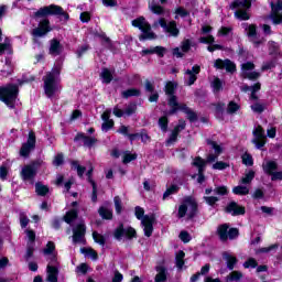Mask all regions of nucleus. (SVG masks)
<instances>
[{
    "mask_svg": "<svg viewBox=\"0 0 282 282\" xmlns=\"http://www.w3.org/2000/svg\"><path fill=\"white\" fill-rule=\"evenodd\" d=\"M272 14H279L282 10V0H278L275 3H271Z\"/></svg>",
    "mask_w": 282,
    "mask_h": 282,
    "instance_id": "obj_63",
    "label": "nucleus"
},
{
    "mask_svg": "<svg viewBox=\"0 0 282 282\" xmlns=\"http://www.w3.org/2000/svg\"><path fill=\"white\" fill-rule=\"evenodd\" d=\"M122 98L129 99V98H140L142 96V91L138 88H129L127 90H123L121 93Z\"/></svg>",
    "mask_w": 282,
    "mask_h": 282,
    "instance_id": "obj_27",
    "label": "nucleus"
},
{
    "mask_svg": "<svg viewBox=\"0 0 282 282\" xmlns=\"http://www.w3.org/2000/svg\"><path fill=\"white\" fill-rule=\"evenodd\" d=\"M185 204H187V207L189 206L187 219H195L197 213H199V204H197V200L193 196H186Z\"/></svg>",
    "mask_w": 282,
    "mask_h": 282,
    "instance_id": "obj_17",
    "label": "nucleus"
},
{
    "mask_svg": "<svg viewBox=\"0 0 282 282\" xmlns=\"http://www.w3.org/2000/svg\"><path fill=\"white\" fill-rule=\"evenodd\" d=\"M62 52H63V45L61 44V41H58V39L56 37L52 39L48 53L52 56H61Z\"/></svg>",
    "mask_w": 282,
    "mask_h": 282,
    "instance_id": "obj_21",
    "label": "nucleus"
},
{
    "mask_svg": "<svg viewBox=\"0 0 282 282\" xmlns=\"http://www.w3.org/2000/svg\"><path fill=\"white\" fill-rule=\"evenodd\" d=\"M212 87L215 94H218V91H221V89H224V82H221L219 77H216L212 83Z\"/></svg>",
    "mask_w": 282,
    "mask_h": 282,
    "instance_id": "obj_48",
    "label": "nucleus"
},
{
    "mask_svg": "<svg viewBox=\"0 0 282 282\" xmlns=\"http://www.w3.org/2000/svg\"><path fill=\"white\" fill-rule=\"evenodd\" d=\"M167 105L171 108L167 112V116H175L177 111H184L183 107H186V104H178L177 97H171L167 99Z\"/></svg>",
    "mask_w": 282,
    "mask_h": 282,
    "instance_id": "obj_19",
    "label": "nucleus"
},
{
    "mask_svg": "<svg viewBox=\"0 0 282 282\" xmlns=\"http://www.w3.org/2000/svg\"><path fill=\"white\" fill-rule=\"evenodd\" d=\"M279 170V163L276 161H268L262 165V171L265 175L272 176Z\"/></svg>",
    "mask_w": 282,
    "mask_h": 282,
    "instance_id": "obj_24",
    "label": "nucleus"
},
{
    "mask_svg": "<svg viewBox=\"0 0 282 282\" xmlns=\"http://www.w3.org/2000/svg\"><path fill=\"white\" fill-rule=\"evenodd\" d=\"M149 8L152 12V14H156L158 17H162L164 14V7L155 3V1H153L151 4H149Z\"/></svg>",
    "mask_w": 282,
    "mask_h": 282,
    "instance_id": "obj_39",
    "label": "nucleus"
},
{
    "mask_svg": "<svg viewBox=\"0 0 282 282\" xmlns=\"http://www.w3.org/2000/svg\"><path fill=\"white\" fill-rule=\"evenodd\" d=\"M138 111V104L135 102H130L127 108L123 110V113L126 116H133Z\"/></svg>",
    "mask_w": 282,
    "mask_h": 282,
    "instance_id": "obj_53",
    "label": "nucleus"
},
{
    "mask_svg": "<svg viewBox=\"0 0 282 282\" xmlns=\"http://www.w3.org/2000/svg\"><path fill=\"white\" fill-rule=\"evenodd\" d=\"M19 91V84L8 83L0 86V102H4L9 109H15Z\"/></svg>",
    "mask_w": 282,
    "mask_h": 282,
    "instance_id": "obj_1",
    "label": "nucleus"
},
{
    "mask_svg": "<svg viewBox=\"0 0 282 282\" xmlns=\"http://www.w3.org/2000/svg\"><path fill=\"white\" fill-rule=\"evenodd\" d=\"M70 169L72 171H77L78 177H83V175H85V171H87V167L80 165L76 160L70 161Z\"/></svg>",
    "mask_w": 282,
    "mask_h": 282,
    "instance_id": "obj_33",
    "label": "nucleus"
},
{
    "mask_svg": "<svg viewBox=\"0 0 282 282\" xmlns=\"http://www.w3.org/2000/svg\"><path fill=\"white\" fill-rule=\"evenodd\" d=\"M254 170H249L248 173L245 174V176L241 178V184H251L252 180H254Z\"/></svg>",
    "mask_w": 282,
    "mask_h": 282,
    "instance_id": "obj_47",
    "label": "nucleus"
},
{
    "mask_svg": "<svg viewBox=\"0 0 282 282\" xmlns=\"http://www.w3.org/2000/svg\"><path fill=\"white\" fill-rule=\"evenodd\" d=\"M252 133V143L256 145L257 149H263V147H265V130H263V127L261 124H258Z\"/></svg>",
    "mask_w": 282,
    "mask_h": 282,
    "instance_id": "obj_12",
    "label": "nucleus"
},
{
    "mask_svg": "<svg viewBox=\"0 0 282 282\" xmlns=\"http://www.w3.org/2000/svg\"><path fill=\"white\" fill-rule=\"evenodd\" d=\"M214 67L216 69H226V72H228L229 74H235V72H237V64H235L229 58H217L214 63Z\"/></svg>",
    "mask_w": 282,
    "mask_h": 282,
    "instance_id": "obj_14",
    "label": "nucleus"
},
{
    "mask_svg": "<svg viewBox=\"0 0 282 282\" xmlns=\"http://www.w3.org/2000/svg\"><path fill=\"white\" fill-rule=\"evenodd\" d=\"M63 164H65V155L57 153L53 160V166H63Z\"/></svg>",
    "mask_w": 282,
    "mask_h": 282,
    "instance_id": "obj_56",
    "label": "nucleus"
},
{
    "mask_svg": "<svg viewBox=\"0 0 282 282\" xmlns=\"http://www.w3.org/2000/svg\"><path fill=\"white\" fill-rule=\"evenodd\" d=\"M177 82H166L164 86L165 96H167V98H176L177 96H175V91H177Z\"/></svg>",
    "mask_w": 282,
    "mask_h": 282,
    "instance_id": "obj_22",
    "label": "nucleus"
},
{
    "mask_svg": "<svg viewBox=\"0 0 282 282\" xmlns=\"http://www.w3.org/2000/svg\"><path fill=\"white\" fill-rule=\"evenodd\" d=\"M43 165V161L41 160H34L31 161L30 164H26L22 167L20 172V177L23 182H31V184H34V180L36 175H39V170Z\"/></svg>",
    "mask_w": 282,
    "mask_h": 282,
    "instance_id": "obj_5",
    "label": "nucleus"
},
{
    "mask_svg": "<svg viewBox=\"0 0 282 282\" xmlns=\"http://www.w3.org/2000/svg\"><path fill=\"white\" fill-rule=\"evenodd\" d=\"M241 279H243V273L241 271H231L226 276L227 282H237V281H241Z\"/></svg>",
    "mask_w": 282,
    "mask_h": 282,
    "instance_id": "obj_38",
    "label": "nucleus"
},
{
    "mask_svg": "<svg viewBox=\"0 0 282 282\" xmlns=\"http://www.w3.org/2000/svg\"><path fill=\"white\" fill-rule=\"evenodd\" d=\"M208 147H212L214 149L216 155H221L224 153V148L217 143V141H213L210 139L206 140Z\"/></svg>",
    "mask_w": 282,
    "mask_h": 282,
    "instance_id": "obj_44",
    "label": "nucleus"
},
{
    "mask_svg": "<svg viewBox=\"0 0 282 282\" xmlns=\"http://www.w3.org/2000/svg\"><path fill=\"white\" fill-rule=\"evenodd\" d=\"M50 32H52L50 19L45 18L39 22L37 28L32 30V36H34V39H43V36H47Z\"/></svg>",
    "mask_w": 282,
    "mask_h": 282,
    "instance_id": "obj_10",
    "label": "nucleus"
},
{
    "mask_svg": "<svg viewBox=\"0 0 282 282\" xmlns=\"http://www.w3.org/2000/svg\"><path fill=\"white\" fill-rule=\"evenodd\" d=\"M216 234L218 239L224 243L228 241V239H230V241L237 239V237H239V229L236 227L230 228V225L225 223L217 227Z\"/></svg>",
    "mask_w": 282,
    "mask_h": 282,
    "instance_id": "obj_8",
    "label": "nucleus"
},
{
    "mask_svg": "<svg viewBox=\"0 0 282 282\" xmlns=\"http://www.w3.org/2000/svg\"><path fill=\"white\" fill-rule=\"evenodd\" d=\"M89 50H91V46L89 44H84L79 46L76 51L77 58H83V56H85V53L89 52Z\"/></svg>",
    "mask_w": 282,
    "mask_h": 282,
    "instance_id": "obj_51",
    "label": "nucleus"
},
{
    "mask_svg": "<svg viewBox=\"0 0 282 282\" xmlns=\"http://www.w3.org/2000/svg\"><path fill=\"white\" fill-rule=\"evenodd\" d=\"M269 56H281V46L274 41H269Z\"/></svg>",
    "mask_w": 282,
    "mask_h": 282,
    "instance_id": "obj_28",
    "label": "nucleus"
},
{
    "mask_svg": "<svg viewBox=\"0 0 282 282\" xmlns=\"http://www.w3.org/2000/svg\"><path fill=\"white\" fill-rule=\"evenodd\" d=\"M184 129H186V121L184 119H180L178 124H176L172 131L180 135Z\"/></svg>",
    "mask_w": 282,
    "mask_h": 282,
    "instance_id": "obj_57",
    "label": "nucleus"
},
{
    "mask_svg": "<svg viewBox=\"0 0 282 282\" xmlns=\"http://www.w3.org/2000/svg\"><path fill=\"white\" fill-rule=\"evenodd\" d=\"M113 202H115L116 214L121 215L122 214V199L120 198V196H115Z\"/></svg>",
    "mask_w": 282,
    "mask_h": 282,
    "instance_id": "obj_58",
    "label": "nucleus"
},
{
    "mask_svg": "<svg viewBox=\"0 0 282 282\" xmlns=\"http://www.w3.org/2000/svg\"><path fill=\"white\" fill-rule=\"evenodd\" d=\"M100 78L105 85H109L113 80V74L107 67H104L100 73Z\"/></svg>",
    "mask_w": 282,
    "mask_h": 282,
    "instance_id": "obj_30",
    "label": "nucleus"
},
{
    "mask_svg": "<svg viewBox=\"0 0 282 282\" xmlns=\"http://www.w3.org/2000/svg\"><path fill=\"white\" fill-rule=\"evenodd\" d=\"M225 213L227 215H231V217H239L241 215H246V207L243 205H239V203L231 200L225 207Z\"/></svg>",
    "mask_w": 282,
    "mask_h": 282,
    "instance_id": "obj_13",
    "label": "nucleus"
},
{
    "mask_svg": "<svg viewBox=\"0 0 282 282\" xmlns=\"http://www.w3.org/2000/svg\"><path fill=\"white\" fill-rule=\"evenodd\" d=\"M223 259L226 261L227 268L230 271L235 270V265H237V263H239V259H237V257L228 253V251L223 252Z\"/></svg>",
    "mask_w": 282,
    "mask_h": 282,
    "instance_id": "obj_23",
    "label": "nucleus"
},
{
    "mask_svg": "<svg viewBox=\"0 0 282 282\" xmlns=\"http://www.w3.org/2000/svg\"><path fill=\"white\" fill-rule=\"evenodd\" d=\"M158 274L154 278L155 282H165L166 281V268L159 265L156 267Z\"/></svg>",
    "mask_w": 282,
    "mask_h": 282,
    "instance_id": "obj_35",
    "label": "nucleus"
},
{
    "mask_svg": "<svg viewBox=\"0 0 282 282\" xmlns=\"http://www.w3.org/2000/svg\"><path fill=\"white\" fill-rule=\"evenodd\" d=\"M180 193V186L178 185H171L166 188V191L163 193V199H166L171 197V195H177Z\"/></svg>",
    "mask_w": 282,
    "mask_h": 282,
    "instance_id": "obj_40",
    "label": "nucleus"
},
{
    "mask_svg": "<svg viewBox=\"0 0 282 282\" xmlns=\"http://www.w3.org/2000/svg\"><path fill=\"white\" fill-rule=\"evenodd\" d=\"M271 21L274 25L282 24V13H271Z\"/></svg>",
    "mask_w": 282,
    "mask_h": 282,
    "instance_id": "obj_64",
    "label": "nucleus"
},
{
    "mask_svg": "<svg viewBox=\"0 0 282 282\" xmlns=\"http://www.w3.org/2000/svg\"><path fill=\"white\" fill-rule=\"evenodd\" d=\"M46 272H47L46 281L58 282V267L47 264Z\"/></svg>",
    "mask_w": 282,
    "mask_h": 282,
    "instance_id": "obj_25",
    "label": "nucleus"
},
{
    "mask_svg": "<svg viewBox=\"0 0 282 282\" xmlns=\"http://www.w3.org/2000/svg\"><path fill=\"white\" fill-rule=\"evenodd\" d=\"M115 124L116 122L113 121V119L104 121L101 124V131H105L107 133V131H111V129H113Z\"/></svg>",
    "mask_w": 282,
    "mask_h": 282,
    "instance_id": "obj_59",
    "label": "nucleus"
},
{
    "mask_svg": "<svg viewBox=\"0 0 282 282\" xmlns=\"http://www.w3.org/2000/svg\"><path fill=\"white\" fill-rule=\"evenodd\" d=\"M8 52V54H12V44L4 42L0 43V56H3Z\"/></svg>",
    "mask_w": 282,
    "mask_h": 282,
    "instance_id": "obj_54",
    "label": "nucleus"
},
{
    "mask_svg": "<svg viewBox=\"0 0 282 282\" xmlns=\"http://www.w3.org/2000/svg\"><path fill=\"white\" fill-rule=\"evenodd\" d=\"M56 76H61L58 68L53 69L46 74L44 78V94L46 98H54L58 87L56 86Z\"/></svg>",
    "mask_w": 282,
    "mask_h": 282,
    "instance_id": "obj_6",
    "label": "nucleus"
},
{
    "mask_svg": "<svg viewBox=\"0 0 282 282\" xmlns=\"http://www.w3.org/2000/svg\"><path fill=\"white\" fill-rule=\"evenodd\" d=\"M86 234H87V226H85V224H78L73 229V241L75 243H83L85 241Z\"/></svg>",
    "mask_w": 282,
    "mask_h": 282,
    "instance_id": "obj_16",
    "label": "nucleus"
},
{
    "mask_svg": "<svg viewBox=\"0 0 282 282\" xmlns=\"http://www.w3.org/2000/svg\"><path fill=\"white\" fill-rule=\"evenodd\" d=\"M113 237L117 241H122L123 237L128 241H133V239H138V231L132 226L124 228V224L120 223L113 231Z\"/></svg>",
    "mask_w": 282,
    "mask_h": 282,
    "instance_id": "obj_7",
    "label": "nucleus"
},
{
    "mask_svg": "<svg viewBox=\"0 0 282 282\" xmlns=\"http://www.w3.org/2000/svg\"><path fill=\"white\" fill-rule=\"evenodd\" d=\"M187 213H188V203H186V197H185L183 198L182 204L178 206V213H177L178 219H184Z\"/></svg>",
    "mask_w": 282,
    "mask_h": 282,
    "instance_id": "obj_37",
    "label": "nucleus"
},
{
    "mask_svg": "<svg viewBox=\"0 0 282 282\" xmlns=\"http://www.w3.org/2000/svg\"><path fill=\"white\" fill-rule=\"evenodd\" d=\"M232 193L234 195H249L250 189L246 186L238 185L232 188Z\"/></svg>",
    "mask_w": 282,
    "mask_h": 282,
    "instance_id": "obj_49",
    "label": "nucleus"
},
{
    "mask_svg": "<svg viewBox=\"0 0 282 282\" xmlns=\"http://www.w3.org/2000/svg\"><path fill=\"white\" fill-rule=\"evenodd\" d=\"M272 250H279V243H273L269 247H262L256 250V254H268V252H272Z\"/></svg>",
    "mask_w": 282,
    "mask_h": 282,
    "instance_id": "obj_41",
    "label": "nucleus"
},
{
    "mask_svg": "<svg viewBox=\"0 0 282 282\" xmlns=\"http://www.w3.org/2000/svg\"><path fill=\"white\" fill-rule=\"evenodd\" d=\"M242 78L248 80H259L261 78V73L253 70V72H243Z\"/></svg>",
    "mask_w": 282,
    "mask_h": 282,
    "instance_id": "obj_43",
    "label": "nucleus"
},
{
    "mask_svg": "<svg viewBox=\"0 0 282 282\" xmlns=\"http://www.w3.org/2000/svg\"><path fill=\"white\" fill-rule=\"evenodd\" d=\"M252 1L254 0H234L229 8L236 10L234 15L238 21H250V13L248 10L252 8Z\"/></svg>",
    "mask_w": 282,
    "mask_h": 282,
    "instance_id": "obj_3",
    "label": "nucleus"
},
{
    "mask_svg": "<svg viewBox=\"0 0 282 282\" xmlns=\"http://www.w3.org/2000/svg\"><path fill=\"white\" fill-rule=\"evenodd\" d=\"M35 19H43L44 17H63L64 21H69V13L61 6L51 4L40 8L34 13Z\"/></svg>",
    "mask_w": 282,
    "mask_h": 282,
    "instance_id": "obj_4",
    "label": "nucleus"
},
{
    "mask_svg": "<svg viewBox=\"0 0 282 282\" xmlns=\"http://www.w3.org/2000/svg\"><path fill=\"white\" fill-rule=\"evenodd\" d=\"M259 262H257V259L254 258H249L247 261L243 262V268L248 269V268H258Z\"/></svg>",
    "mask_w": 282,
    "mask_h": 282,
    "instance_id": "obj_62",
    "label": "nucleus"
},
{
    "mask_svg": "<svg viewBox=\"0 0 282 282\" xmlns=\"http://www.w3.org/2000/svg\"><path fill=\"white\" fill-rule=\"evenodd\" d=\"M165 32L170 34V36H180V29L177 28V22L175 20H172L167 23V28L165 29Z\"/></svg>",
    "mask_w": 282,
    "mask_h": 282,
    "instance_id": "obj_26",
    "label": "nucleus"
},
{
    "mask_svg": "<svg viewBox=\"0 0 282 282\" xmlns=\"http://www.w3.org/2000/svg\"><path fill=\"white\" fill-rule=\"evenodd\" d=\"M54 250H56V245L54 241H48L46 243V248L43 249L44 254H54Z\"/></svg>",
    "mask_w": 282,
    "mask_h": 282,
    "instance_id": "obj_61",
    "label": "nucleus"
},
{
    "mask_svg": "<svg viewBox=\"0 0 282 282\" xmlns=\"http://www.w3.org/2000/svg\"><path fill=\"white\" fill-rule=\"evenodd\" d=\"M158 123L163 133H166V131H169V116L164 115L160 117Z\"/></svg>",
    "mask_w": 282,
    "mask_h": 282,
    "instance_id": "obj_42",
    "label": "nucleus"
},
{
    "mask_svg": "<svg viewBox=\"0 0 282 282\" xmlns=\"http://www.w3.org/2000/svg\"><path fill=\"white\" fill-rule=\"evenodd\" d=\"M35 193L39 197H45L50 193V186L44 185L41 182L35 183Z\"/></svg>",
    "mask_w": 282,
    "mask_h": 282,
    "instance_id": "obj_29",
    "label": "nucleus"
},
{
    "mask_svg": "<svg viewBox=\"0 0 282 282\" xmlns=\"http://www.w3.org/2000/svg\"><path fill=\"white\" fill-rule=\"evenodd\" d=\"M80 140L84 142V147L87 149L94 148V145L98 142V139L95 137L86 135L85 132H78L75 138L74 142H80Z\"/></svg>",
    "mask_w": 282,
    "mask_h": 282,
    "instance_id": "obj_18",
    "label": "nucleus"
},
{
    "mask_svg": "<svg viewBox=\"0 0 282 282\" xmlns=\"http://www.w3.org/2000/svg\"><path fill=\"white\" fill-rule=\"evenodd\" d=\"M151 54H156V56H159V58H164V54H166V47L152 46L150 48H143L141 51V56H149Z\"/></svg>",
    "mask_w": 282,
    "mask_h": 282,
    "instance_id": "obj_20",
    "label": "nucleus"
},
{
    "mask_svg": "<svg viewBox=\"0 0 282 282\" xmlns=\"http://www.w3.org/2000/svg\"><path fill=\"white\" fill-rule=\"evenodd\" d=\"M135 160H138V153H131L129 151H126L123 153V159H122L123 164H130V162H133Z\"/></svg>",
    "mask_w": 282,
    "mask_h": 282,
    "instance_id": "obj_45",
    "label": "nucleus"
},
{
    "mask_svg": "<svg viewBox=\"0 0 282 282\" xmlns=\"http://www.w3.org/2000/svg\"><path fill=\"white\" fill-rule=\"evenodd\" d=\"M215 195H219V197H224L228 195V187L226 185H220L214 188Z\"/></svg>",
    "mask_w": 282,
    "mask_h": 282,
    "instance_id": "obj_55",
    "label": "nucleus"
},
{
    "mask_svg": "<svg viewBox=\"0 0 282 282\" xmlns=\"http://www.w3.org/2000/svg\"><path fill=\"white\" fill-rule=\"evenodd\" d=\"M155 224V215H145L141 220L143 226L144 237H152L153 235V225Z\"/></svg>",
    "mask_w": 282,
    "mask_h": 282,
    "instance_id": "obj_15",
    "label": "nucleus"
},
{
    "mask_svg": "<svg viewBox=\"0 0 282 282\" xmlns=\"http://www.w3.org/2000/svg\"><path fill=\"white\" fill-rule=\"evenodd\" d=\"M247 36L249 39H257V24H250L247 28Z\"/></svg>",
    "mask_w": 282,
    "mask_h": 282,
    "instance_id": "obj_60",
    "label": "nucleus"
},
{
    "mask_svg": "<svg viewBox=\"0 0 282 282\" xmlns=\"http://www.w3.org/2000/svg\"><path fill=\"white\" fill-rule=\"evenodd\" d=\"M184 257H186V252H184V250H180L175 256V265L178 270H182V268H184Z\"/></svg>",
    "mask_w": 282,
    "mask_h": 282,
    "instance_id": "obj_36",
    "label": "nucleus"
},
{
    "mask_svg": "<svg viewBox=\"0 0 282 282\" xmlns=\"http://www.w3.org/2000/svg\"><path fill=\"white\" fill-rule=\"evenodd\" d=\"M240 109H241V106H239V104L235 101H229L227 106V113L229 115L237 113V111H239Z\"/></svg>",
    "mask_w": 282,
    "mask_h": 282,
    "instance_id": "obj_50",
    "label": "nucleus"
},
{
    "mask_svg": "<svg viewBox=\"0 0 282 282\" xmlns=\"http://www.w3.org/2000/svg\"><path fill=\"white\" fill-rule=\"evenodd\" d=\"M192 166L198 169V174H194L192 177L195 178L197 175L198 184L205 183L206 175H204V173L206 172V160H204L202 156H196L192 162Z\"/></svg>",
    "mask_w": 282,
    "mask_h": 282,
    "instance_id": "obj_11",
    "label": "nucleus"
},
{
    "mask_svg": "<svg viewBox=\"0 0 282 282\" xmlns=\"http://www.w3.org/2000/svg\"><path fill=\"white\" fill-rule=\"evenodd\" d=\"M36 149V133L31 130L28 135L26 142L22 143L20 149L21 158H30V153Z\"/></svg>",
    "mask_w": 282,
    "mask_h": 282,
    "instance_id": "obj_9",
    "label": "nucleus"
},
{
    "mask_svg": "<svg viewBox=\"0 0 282 282\" xmlns=\"http://www.w3.org/2000/svg\"><path fill=\"white\" fill-rule=\"evenodd\" d=\"M93 239L95 243H98L99 246H105V243H107V238H105L102 234H98V231H93Z\"/></svg>",
    "mask_w": 282,
    "mask_h": 282,
    "instance_id": "obj_46",
    "label": "nucleus"
},
{
    "mask_svg": "<svg viewBox=\"0 0 282 282\" xmlns=\"http://www.w3.org/2000/svg\"><path fill=\"white\" fill-rule=\"evenodd\" d=\"M242 164L245 166H254V159H252V154L250 153H245L242 154Z\"/></svg>",
    "mask_w": 282,
    "mask_h": 282,
    "instance_id": "obj_52",
    "label": "nucleus"
},
{
    "mask_svg": "<svg viewBox=\"0 0 282 282\" xmlns=\"http://www.w3.org/2000/svg\"><path fill=\"white\" fill-rule=\"evenodd\" d=\"M76 219H78V209L74 208L68 210L63 217V221H65V224H72L73 221H76Z\"/></svg>",
    "mask_w": 282,
    "mask_h": 282,
    "instance_id": "obj_32",
    "label": "nucleus"
},
{
    "mask_svg": "<svg viewBox=\"0 0 282 282\" xmlns=\"http://www.w3.org/2000/svg\"><path fill=\"white\" fill-rule=\"evenodd\" d=\"M132 26L138 28L142 33L139 35V41H155L158 34L152 32L151 23L147 21L145 17H139L132 20Z\"/></svg>",
    "mask_w": 282,
    "mask_h": 282,
    "instance_id": "obj_2",
    "label": "nucleus"
},
{
    "mask_svg": "<svg viewBox=\"0 0 282 282\" xmlns=\"http://www.w3.org/2000/svg\"><path fill=\"white\" fill-rule=\"evenodd\" d=\"M98 213L101 219H106L107 221L113 219V212L105 206H100Z\"/></svg>",
    "mask_w": 282,
    "mask_h": 282,
    "instance_id": "obj_31",
    "label": "nucleus"
},
{
    "mask_svg": "<svg viewBox=\"0 0 282 282\" xmlns=\"http://www.w3.org/2000/svg\"><path fill=\"white\" fill-rule=\"evenodd\" d=\"M183 113L187 115V120H189V122H197V120H199L197 112L193 111V109H191L187 105L183 107Z\"/></svg>",
    "mask_w": 282,
    "mask_h": 282,
    "instance_id": "obj_34",
    "label": "nucleus"
}]
</instances>
